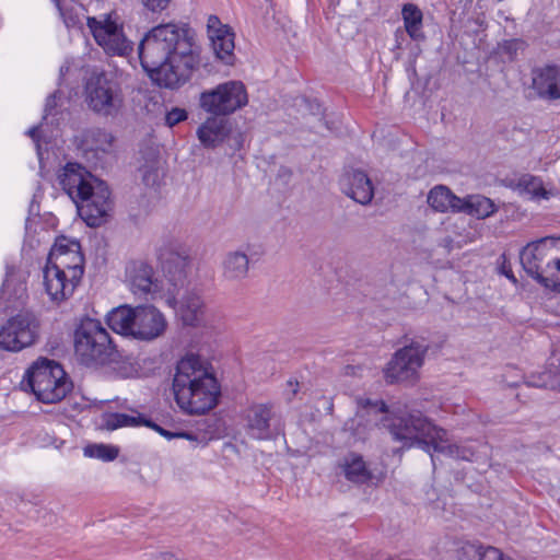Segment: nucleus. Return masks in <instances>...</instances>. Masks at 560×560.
Segmentation results:
<instances>
[{
    "instance_id": "dca6fc26",
    "label": "nucleus",
    "mask_w": 560,
    "mask_h": 560,
    "mask_svg": "<svg viewBox=\"0 0 560 560\" xmlns=\"http://www.w3.org/2000/svg\"><path fill=\"white\" fill-rule=\"evenodd\" d=\"M294 107L303 119V127L324 138L342 137L340 121L328 120L322 104L316 98L298 96L294 98Z\"/></svg>"
},
{
    "instance_id": "79ce46f5",
    "label": "nucleus",
    "mask_w": 560,
    "mask_h": 560,
    "mask_svg": "<svg viewBox=\"0 0 560 560\" xmlns=\"http://www.w3.org/2000/svg\"><path fill=\"white\" fill-rule=\"evenodd\" d=\"M171 0H141V3L152 12H160L167 8Z\"/></svg>"
},
{
    "instance_id": "412c9836",
    "label": "nucleus",
    "mask_w": 560,
    "mask_h": 560,
    "mask_svg": "<svg viewBox=\"0 0 560 560\" xmlns=\"http://www.w3.org/2000/svg\"><path fill=\"white\" fill-rule=\"evenodd\" d=\"M207 33L215 58L224 65H233L235 45L232 30L222 24L217 15H210L207 21Z\"/></svg>"
},
{
    "instance_id": "f257e3e1",
    "label": "nucleus",
    "mask_w": 560,
    "mask_h": 560,
    "mask_svg": "<svg viewBox=\"0 0 560 560\" xmlns=\"http://www.w3.org/2000/svg\"><path fill=\"white\" fill-rule=\"evenodd\" d=\"M200 51L195 30L184 22L155 25L138 45L140 63L150 79L172 90L185 84L199 68Z\"/></svg>"
},
{
    "instance_id": "bb28decb",
    "label": "nucleus",
    "mask_w": 560,
    "mask_h": 560,
    "mask_svg": "<svg viewBox=\"0 0 560 560\" xmlns=\"http://www.w3.org/2000/svg\"><path fill=\"white\" fill-rule=\"evenodd\" d=\"M222 278L230 283H241L249 275V258L243 249L228 252L221 261Z\"/></svg>"
},
{
    "instance_id": "2eb2a0df",
    "label": "nucleus",
    "mask_w": 560,
    "mask_h": 560,
    "mask_svg": "<svg viewBox=\"0 0 560 560\" xmlns=\"http://www.w3.org/2000/svg\"><path fill=\"white\" fill-rule=\"evenodd\" d=\"M46 264L60 269L73 280H81L84 272V257L80 243L66 236L58 237L48 254Z\"/></svg>"
},
{
    "instance_id": "a19ab883",
    "label": "nucleus",
    "mask_w": 560,
    "mask_h": 560,
    "mask_svg": "<svg viewBox=\"0 0 560 560\" xmlns=\"http://www.w3.org/2000/svg\"><path fill=\"white\" fill-rule=\"evenodd\" d=\"M247 253V256L249 258V264L255 262L260 259V257L265 254V249L261 245H246L245 249L243 250Z\"/></svg>"
},
{
    "instance_id": "4c0bfd02",
    "label": "nucleus",
    "mask_w": 560,
    "mask_h": 560,
    "mask_svg": "<svg viewBox=\"0 0 560 560\" xmlns=\"http://www.w3.org/2000/svg\"><path fill=\"white\" fill-rule=\"evenodd\" d=\"M185 119H187V112L178 107L173 108L165 116V121L168 127H173Z\"/></svg>"
},
{
    "instance_id": "9d476101",
    "label": "nucleus",
    "mask_w": 560,
    "mask_h": 560,
    "mask_svg": "<svg viewBox=\"0 0 560 560\" xmlns=\"http://www.w3.org/2000/svg\"><path fill=\"white\" fill-rule=\"evenodd\" d=\"M90 109L103 116L115 115L122 104L121 89L112 73L93 71L84 85Z\"/></svg>"
},
{
    "instance_id": "e433bc0d",
    "label": "nucleus",
    "mask_w": 560,
    "mask_h": 560,
    "mask_svg": "<svg viewBox=\"0 0 560 560\" xmlns=\"http://www.w3.org/2000/svg\"><path fill=\"white\" fill-rule=\"evenodd\" d=\"M293 182V171L288 166H280L273 183L280 189H288L291 187Z\"/></svg>"
},
{
    "instance_id": "f704fd0d",
    "label": "nucleus",
    "mask_w": 560,
    "mask_h": 560,
    "mask_svg": "<svg viewBox=\"0 0 560 560\" xmlns=\"http://www.w3.org/2000/svg\"><path fill=\"white\" fill-rule=\"evenodd\" d=\"M528 385L535 387H547L555 390H560V375H555L551 372H545L538 378L533 377L527 382Z\"/></svg>"
},
{
    "instance_id": "9b49d317",
    "label": "nucleus",
    "mask_w": 560,
    "mask_h": 560,
    "mask_svg": "<svg viewBox=\"0 0 560 560\" xmlns=\"http://www.w3.org/2000/svg\"><path fill=\"white\" fill-rule=\"evenodd\" d=\"M520 260L525 272L542 285L546 270L560 262V237H542L528 243L520 253Z\"/></svg>"
},
{
    "instance_id": "473e14b6",
    "label": "nucleus",
    "mask_w": 560,
    "mask_h": 560,
    "mask_svg": "<svg viewBox=\"0 0 560 560\" xmlns=\"http://www.w3.org/2000/svg\"><path fill=\"white\" fill-rule=\"evenodd\" d=\"M518 187L535 199H548L550 196V191L545 189L541 179L532 175L522 176Z\"/></svg>"
},
{
    "instance_id": "37998d69",
    "label": "nucleus",
    "mask_w": 560,
    "mask_h": 560,
    "mask_svg": "<svg viewBox=\"0 0 560 560\" xmlns=\"http://www.w3.org/2000/svg\"><path fill=\"white\" fill-rule=\"evenodd\" d=\"M368 406L370 407L368 412L375 411L381 413L387 412V407L384 401H375L372 404L370 400L366 401Z\"/></svg>"
},
{
    "instance_id": "c9c22d12",
    "label": "nucleus",
    "mask_w": 560,
    "mask_h": 560,
    "mask_svg": "<svg viewBox=\"0 0 560 560\" xmlns=\"http://www.w3.org/2000/svg\"><path fill=\"white\" fill-rule=\"evenodd\" d=\"M480 547L478 544L465 542L457 549L456 560H478Z\"/></svg>"
},
{
    "instance_id": "09e8293b",
    "label": "nucleus",
    "mask_w": 560,
    "mask_h": 560,
    "mask_svg": "<svg viewBox=\"0 0 560 560\" xmlns=\"http://www.w3.org/2000/svg\"><path fill=\"white\" fill-rule=\"evenodd\" d=\"M160 560H176L173 553L163 552L160 556Z\"/></svg>"
},
{
    "instance_id": "a878e982",
    "label": "nucleus",
    "mask_w": 560,
    "mask_h": 560,
    "mask_svg": "<svg viewBox=\"0 0 560 560\" xmlns=\"http://www.w3.org/2000/svg\"><path fill=\"white\" fill-rule=\"evenodd\" d=\"M532 86L540 98H560V66L547 63L532 70Z\"/></svg>"
},
{
    "instance_id": "72a5a7b5",
    "label": "nucleus",
    "mask_w": 560,
    "mask_h": 560,
    "mask_svg": "<svg viewBox=\"0 0 560 560\" xmlns=\"http://www.w3.org/2000/svg\"><path fill=\"white\" fill-rule=\"evenodd\" d=\"M119 454V448L114 445L92 444L84 447V455L104 462L114 460Z\"/></svg>"
},
{
    "instance_id": "2f4dec72",
    "label": "nucleus",
    "mask_w": 560,
    "mask_h": 560,
    "mask_svg": "<svg viewBox=\"0 0 560 560\" xmlns=\"http://www.w3.org/2000/svg\"><path fill=\"white\" fill-rule=\"evenodd\" d=\"M493 201L485 196L474 195L463 199V212L479 219L488 218L495 212Z\"/></svg>"
},
{
    "instance_id": "423d86ee",
    "label": "nucleus",
    "mask_w": 560,
    "mask_h": 560,
    "mask_svg": "<svg viewBox=\"0 0 560 560\" xmlns=\"http://www.w3.org/2000/svg\"><path fill=\"white\" fill-rule=\"evenodd\" d=\"M106 322L113 331L141 341L155 340L167 329L164 314L153 305L118 306L107 314Z\"/></svg>"
},
{
    "instance_id": "c85d7f7f",
    "label": "nucleus",
    "mask_w": 560,
    "mask_h": 560,
    "mask_svg": "<svg viewBox=\"0 0 560 560\" xmlns=\"http://www.w3.org/2000/svg\"><path fill=\"white\" fill-rule=\"evenodd\" d=\"M401 15L406 33L409 35V37L413 40L423 39V14L421 10L413 3H405L401 9Z\"/></svg>"
},
{
    "instance_id": "c03bdc74",
    "label": "nucleus",
    "mask_w": 560,
    "mask_h": 560,
    "mask_svg": "<svg viewBox=\"0 0 560 560\" xmlns=\"http://www.w3.org/2000/svg\"><path fill=\"white\" fill-rule=\"evenodd\" d=\"M176 438L186 439L190 442L198 441V436L196 434L189 433V432H176Z\"/></svg>"
},
{
    "instance_id": "7c9ffc66",
    "label": "nucleus",
    "mask_w": 560,
    "mask_h": 560,
    "mask_svg": "<svg viewBox=\"0 0 560 560\" xmlns=\"http://www.w3.org/2000/svg\"><path fill=\"white\" fill-rule=\"evenodd\" d=\"M346 478L355 483H363L371 478L363 458L357 454H350L345 457L341 465Z\"/></svg>"
},
{
    "instance_id": "aec40b11",
    "label": "nucleus",
    "mask_w": 560,
    "mask_h": 560,
    "mask_svg": "<svg viewBox=\"0 0 560 560\" xmlns=\"http://www.w3.org/2000/svg\"><path fill=\"white\" fill-rule=\"evenodd\" d=\"M163 271L174 287L184 284L189 268V249L180 243H171L159 254Z\"/></svg>"
},
{
    "instance_id": "864d4df0",
    "label": "nucleus",
    "mask_w": 560,
    "mask_h": 560,
    "mask_svg": "<svg viewBox=\"0 0 560 560\" xmlns=\"http://www.w3.org/2000/svg\"><path fill=\"white\" fill-rule=\"evenodd\" d=\"M67 70H68V67H61L60 68V74H63V72L67 71Z\"/></svg>"
},
{
    "instance_id": "6ab92c4d",
    "label": "nucleus",
    "mask_w": 560,
    "mask_h": 560,
    "mask_svg": "<svg viewBox=\"0 0 560 560\" xmlns=\"http://www.w3.org/2000/svg\"><path fill=\"white\" fill-rule=\"evenodd\" d=\"M126 281L132 294L139 299H155L160 292V282L152 266L141 260L128 264Z\"/></svg>"
},
{
    "instance_id": "8fccbe9b",
    "label": "nucleus",
    "mask_w": 560,
    "mask_h": 560,
    "mask_svg": "<svg viewBox=\"0 0 560 560\" xmlns=\"http://www.w3.org/2000/svg\"><path fill=\"white\" fill-rule=\"evenodd\" d=\"M289 386L291 387V396H294L298 392V383L293 384L291 381L289 382Z\"/></svg>"
},
{
    "instance_id": "7ed1b4c3",
    "label": "nucleus",
    "mask_w": 560,
    "mask_h": 560,
    "mask_svg": "<svg viewBox=\"0 0 560 560\" xmlns=\"http://www.w3.org/2000/svg\"><path fill=\"white\" fill-rule=\"evenodd\" d=\"M178 407L188 415H203L218 404L220 386L209 362L196 354L182 358L173 377Z\"/></svg>"
},
{
    "instance_id": "6e6552de",
    "label": "nucleus",
    "mask_w": 560,
    "mask_h": 560,
    "mask_svg": "<svg viewBox=\"0 0 560 560\" xmlns=\"http://www.w3.org/2000/svg\"><path fill=\"white\" fill-rule=\"evenodd\" d=\"M74 351L85 365L108 364L119 357L107 330L98 320L92 318H86L77 328Z\"/></svg>"
},
{
    "instance_id": "a211bd4d",
    "label": "nucleus",
    "mask_w": 560,
    "mask_h": 560,
    "mask_svg": "<svg viewBox=\"0 0 560 560\" xmlns=\"http://www.w3.org/2000/svg\"><path fill=\"white\" fill-rule=\"evenodd\" d=\"M167 304L176 310L184 325L191 327L211 326V316L201 295L195 290L186 291L178 303L175 298L167 299Z\"/></svg>"
},
{
    "instance_id": "4be33fe9",
    "label": "nucleus",
    "mask_w": 560,
    "mask_h": 560,
    "mask_svg": "<svg viewBox=\"0 0 560 560\" xmlns=\"http://www.w3.org/2000/svg\"><path fill=\"white\" fill-rule=\"evenodd\" d=\"M139 173L142 183L150 188L159 187L163 176V160L160 148L154 142H144L139 151Z\"/></svg>"
},
{
    "instance_id": "c756f323",
    "label": "nucleus",
    "mask_w": 560,
    "mask_h": 560,
    "mask_svg": "<svg viewBox=\"0 0 560 560\" xmlns=\"http://www.w3.org/2000/svg\"><path fill=\"white\" fill-rule=\"evenodd\" d=\"M144 415L132 411V415L120 412H107L102 416L101 428L107 431H114L124 427H140L142 425Z\"/></svg>"
},
{
    "instance_id": "393cba45",
    "label": "nucleus",
    "mask_w": 560,
    "mask_h": 560,
    "mask_svg": "<svg viewBox=\"0 0 560 560\" xmlns=\"http://www.w3.org/2000/svg\"><path fill=\"white\" fill-rule=\"evenodd\" d=\"M342 192L362 206L371 205L374 198V185L369 175L359 168H350L341 178Z\"/></svg>"
},
{
    "instance_id": "1a4fd4ad",
    "label": "nucleus",
    "mask_w": 560,
    "mask_h": 560,
    "mask_svg": "<svg viewBox=\"0 0 560 560\" xmlns=\"http://www.w3.org/2000/svg\"><path fill=\"white\" fill-rule=\"evenodd\" d=\"M429 345L423 339H409L398 349L384 369L388 384L413 383L419 378V371L424 363Z\"/></svg>"
},
{
    "instance_id": "4468645a",
    "label": "nucleus",
    "mask_w": 560,
    "mask_h": 560,
    "mask_svg": "<svg viewBox=\"0 0 560 560\" xmlns=\"http://www.w3.org/2000/svg\"><path fill=\"white\" fill-rule=\"evenodd\" d=\"M246 434L254 440H272L282 432L280 418L272 405L256 404L244 416Z\"/></svg>"
},
{
    "instance_id": "a18cd8bd",
    "label": "nucleus",
    "mask_w": 560,
    "mask_h": 560,
    "mask_svg": "<svg viewBox=\"0 0 560 560\" xmlns=\"http://www.w3.org/2000/svg\"><path fill=\"white\" fill-rule=\"evenodd\" d=\"M11 282H12L11 276H8L7 279L3 281V284H2V293L3 294H7L9 292L10 287H11Z\"/></svg>"
},
{
    "instance_id": "5701e85b",
    "label": "nucleus",
    "mask_w": 560,
    "mask_h": 560,
    "mask_svg": "<svg viewBox=\"0 0 560 560\" xmlns=\"http://www.w3.org/2000/svg\"><path fill=\"white\" fill-rule=\"evenodd\" d=\"M67 28H82L91 12L100 10L105 0H51Z\"/></svg>"
},
{
    "instance_id": "20e7f679",
    "label": "nucleus",
    "mask_w": 560,
    "mask_h": 560,
    "mask_svg": "<svg viewBox=\"0 0 560 560\" xmlns=\"http://www.w3.org/2000/svg\"><path fill=\"white\" fill-rule=\"evenodd\" d=\"M58 180L89 226H100L106 221L112 210V201L105 182L78 163H67L58 175Z\"/></svg>"
},
{
    "instance_id": "f3484780",
    "label": "nucleus",
    "mask_w": 560,
    "mask_h": 560,
    "mask_svg": "<svg viewBox=\"0 0 560 560\" xmlns=\"http://www.w3.org/2000/svg\"><path fill=\"white\" fill-rule=\"evenodd\" d=\"M61 96L60 91L47 96L40 124L25 130V136L32 140H56L59 137L55 131L59 130L61 124L70 116L69 112L60 109Z\"/></svg>"
},
{
    "instance_id": "39448f33",
    "label": "nucleus",
    "mask_w": 560,
    "mask_h": 560,
    "mask_svg": "<svg viewBox=\"0 0 560 560\" xmlns=\"http://www.w3.org/2000/svg\"><path fill=\"white\" fill-rule=\"evenodd\" d=\"M200 107L214 117L208 118L198 129V140H224L229 135L225 116L248 103L245 85L241 81H226L200 94Z\"/></svg>"
},
{
    "instance_id": "f8f14e48",
    "label": "nucleus",
    "mask_w": 560,
    "mask_h": 560,
    "mask_svg": "<svg viewBox=\"0 0 560 560\" xmlns=\"http://www.w3.org/2000/svg\"><path fill=\"white\" fill-rule=\"evenodd\" d=\"M95 42L112 56H126L132 50L131 42L122 32V26L113 20L110 13L100 16L88 15L84 20Z\"/></svg>"
},
{
    "instance_id": "f03ea898",
    "label": "nucleus",
    "mask_w": 560,
    "mask_h": 560,
    "mask_svg": "<svg viewBox=\"0 0 560 560\" xmlns=\"http://www.w3.org/2000/svg\"><path fill=\"white\" fill-rule=\"evenodd\" d=\"M394 440L407 447H420L430 454L434 464L433 453H442L451 458L474 460L477 459L475 445L468 442L450 443L446 431L433 424L420 412L398 411L385 418Z\"/></svg>"
},
{
    "instance_id": "ea45409f",
    "label": "nucleus",
    "mask_w": 560,
    "mask_h": 560,
    "mask_svg": "<svg viewBox=\"0 0 560 560\" xmlns=\"http://www.w3.org/2000/svg\"><path fill=\"white\" fill-rule=\"evenodd\" d=\"M478 560H502V552L494 547H480V557Z\"/></svg>"
},
{
    "instance_id": "58836bf2",
    "label": "nucleus",
    "mask_w": 560,
    "mask_h": 560,
    "mask_svg": "<svg viewBox=\"0 0 560 560\" xmlns=\"http://www.w3.org/2000/svg\"><path fill=\"white\" fill-rule=\"evenodd\" d=\"M142 425L154 430L155 432H158L160 435H162L166 440L176 439V432H171L168 430L163 429L161 425L154 423L153 421L148 419L145 416H144Z\"/></svg>"
},
{
    "instance_id": "3c124183",
    "label": "nucleus",
    "mask_w": 560,
    "mask_h": 560,
    "mask_svg": "<svg viewBox=\"0 0 560 560\" xmlns=\"http://www.w3.org/2000/svg\"><path fill=\"white\" fill-rule=\"evenodd\" d=\"M25 288L22 285V283L19 284V289L15 291V294L20 292V295L24 292Z\"/></svg>"
},
{
    "instance_id": "49530a36",
    "label": "nucleus",
    "mask_w": 560,
    "mask_h": 560,
    "mask_svg": "<svg viewBox=\"0 0 560 560\" xmlns=\"http://www.w3.org/2000/svg\"><path fill=\"white\" fill-rule=\"evenodd\" d=\"M502 272L509 278L511 279L512 281H516V279L514 278L511 269H508L506 266H505V262L502 264Z\"/></svg>"
},
{
    "instance_id": "b1692460",
    "label": "nucleus",
    "mask_w": 560,
    "mask_h": 560,
    "mask_svg": "<svg viewBox=\"0 0 560 560\" xmlns=\"http://www.w3.org/2000/svg\"><path fill=\"white\" fill-rule=\"evenodd\" d=\"M80 280L46 264L43 268V285L46 294L52 303L60 304L68 300L74 292Z\"/></svg>"
},
{
    "instance_id": "de8ad7c7",
    "label": "nucleus",
    "mask_w": 560,
    "mask_h": 560,
    "mask_svg": "<svg viewBox=\"0 0 560 560\" xmlns=\"http://www.w3.org/2000/svg\"><path fill=\"white\" fill-rule=\"evenodd\" d=\"M36 151L39 159V162L43 163L44 156H43V148L40 142H36Z\"/></svg>"
},
{
    "instance_id": "0eeeda50",
    "label": "nucleus",
    "mask_w": 560,
    "mask_h": 560,
    "mask_svg": "<svg viewBox=\"0 0 560 560\" xmlns=\"http://www.w3.org/2000/svg\"><path fill=\"white\" fill-rule=\"evenodd\" d=\"M21 385L30 388L36 398L45 404L63 399L72 389L63 368L56 361L40 358L26 371Z\"/></svg>"
},
{
    "instance_id": "ddd939ff",
    "label": "nucleus",
    "mask_w": 560,
    "mask_h": 560,
    "mask_svg": "<svg viewBox=\"0 0 560 560\" xmlns=\"http://www.w3.org/2000/svg\"><path fill=\"white\" fill-rule=\"evenodd\" d=\"M38 320L32 313H20L0 329V348L20 351L32 346L38 337Z\"/></svg>"
},
{
    "instance_id": "603ef678",
    "label": "nucleus",
    "mask_w": 560,
    "mask_h": 560,
    "mask_svg": "<svg viewBox=\"0 0 560 560\" xmlns=\"http://www.w3.org/2000/svg\"><path fill=\"white\" fill-rule=\"evenodd\" d=\"M207 148H214V142L212 141H209V142H202Z\"/></svg>"
},
{
    "instance_id": "cd10ccee",
    "label": "nucleus",
    "mask_w": 560,
    "mask_h": 560,
    "mask_svg": "<svg viewBox=\"0 0 560 560\" xmlns=\"http://www.w3.org/2000/svg\"><path fill=\"white\" fill-rule=\"evenodd\" d=\"M427 201L436 212H460L463 210V199L455 196L448 187L443 185L433 187L428 194Z\"/></svg>"
}]
</instances>
